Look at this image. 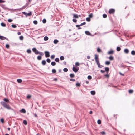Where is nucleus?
<instances>
[{"mask_svg": "<svg viewBox=\"0 0 135 135\" xmlns=\"http://www.w3.org/2000/svg\"><path fill=\"white\" fill-rule=\"evenodd\" d=\"M95 59L96 62L97 64L98 65V67L100 68H102L103 66L101 65H100L98 55L97 54H95Z\"/></svg>", "mask_w": 135, "mask_h": 135, "instance_id": "obj_1", "label": "nucleus"}, {"mask_svg": "<svg viewBox=\"0 0 135 135\" xmlns=\"http://www.w3.org/2000/svg\"><path fill=\"white\" fill-rule=\"evenodd\" d=\"M115 11V10L114 9H112L109 10V13L110 14L114 13Z\"/></svg>", "mask_w": 135, "mask_h": 135, "instance_id": "obj_2", "label": "nucleus"}, {"mask_svg": "<svg viewBox=\"0 0 135 135\" xmlns=\"http://www.w3.org/2000/svg\"><path fill=\"white\" fill-rule=\"evenodd\" d=\"M45 57H48L50 56L49 53L48 51H45Z\"/></svg>", "mask_w": 135, "mask_h": 135, "instance_id": "obj_3", "label": "nucleus"}, {"mask_svg": "<svg viewBox=\"0 0 135 135\" xmlns=\"http://www.w3.org/2000/svg\"><path fill=\"white\" fill-rule=\"evenodd\" d=\"M1 104L3 107L6 105L7 104L6 102L2 101L0 103Z\"/></svg>", "mask_w": 135, "mask_h": 135, "instance_id": "obj_4", "label": "nucleus"}, {"mask_svg": "<svg viewBox=\"0 0 135 135\" xmlns=\"http://www.w3.org/2000/svg\"><path fill=\"white\" fill-rule=\"evenodd\" d=\"M4 107L7 109H11V107H10L9 105L8 104H7Z\"/></svg>", "mask_w": 135, "mask_h": 135, "instance_id": "obj_5", "label": "nucleus"}, {"mask_svg": "<svg viewBox=\"0 0 135 135\" xmlns=\"http://www.w3.org/2000/svg\"><path fill=\"white\" fill-rule=\"evenodd\" d=\"M85 24H86V22H83V23H81L80 25H76V27H79L80 26H83V25H85Z\"/></svg>", "mask_w": 135, "mask_h": 135, "instance_id": "obj_6", "label": "nucleus"}, {"mask_svg": "<svg viewBox=\"0 0 135 135\" xmlns=\"http://www.w3.org/2000/svg\"><path fill=\"white\" fill-rule=\"evenodd\" d=\"M73 71L75 72H77L78 71V69H77V68H76L75 67H73Z\"/></svg>", "mask_w": 135, "mask_h": 135, "instance_id": "obj_7", "label": "nucleus"}, {"mask_svg": "<svg viewBox=\"0 0 135 135\" xmlns=\"http://www.w3.org/2000/svg\"><path fill=\"white\" fill-rule=\"evenodd\" d=\"M20 112L21 113H26V111L24 109H22L20 110Z\"/></svg>", "mask_w": 135, "mask_h": 135, "instance_id": "obj_8", "label": "nucleus"}, {"mask_svg": "<svg viewBox=\"0 0 135 135\" xmlns=\"http://www.w3.org/2000/svg\"><path fill=\"white\" fill-rule=\"evenodd\" d=\"M85 33L87 35H91L89 31H85Z\"/></svg>", "mask_w": 135, "mask_h": 135, "instance_id": "obj_9", "label": "nucleus"}, {"mask_svg": "<svg viewBox=\"0 0 135 135\" xmlns=\"http://www.w3.org/2000/svg\"><path fill=\"white\" fill-rule=\"evenodd\" d=\"M0 39L3 40L6 39V38L4 37L0 36Z\"/></svg>", "mask_w": 135, "mask_h": 135, "instance_id": "obj_10", "label": "nucleus"}, {"mask_svg": "<svg viewBox=\"0 0 135 135\" xmlns=\"http://www.w3.org/2000/svg\"><path fill=\"white\" fill-rule=\"evenodd\" d=\"M73 15V17H74L77 18H78V16L77 14H74Z\"/></svg>", "mask_w": 135, "mask_h": 135, "instance_id": "obj_11", "label": "nucleus"}, {"mask_svg": "<svg viewBox=\"0 0 135 135\" xmlns=\"http://www.w3.org/2000/svg\"><path fill=\"white\" fill-rule=\"evenodd\" d=\"M46 63V62L45 60H43L42 61V65H45Z\"/></svg>", "mask_w": 135, "mask_h": 135, "instance_id": "obj_12", "label": "nucleus"}, {"mask_svg": "<svg viewBox=\"0 0 135 135\" xmlns=\"http://www.w3.org/2000/svg\"><path fill=\"white\" fill-rule=\"evenodd\" d=\"M90 93L91 94L93 95H94L95 93V92L94 91H91Z\"/></svg>", "mask_w": 135, "mask_h": 135, "instance_id": "obj_13", "label": "nucleus"}, {"mask_svg": "<svg viewBox=\"0 0 135 135\" xmlns=\"http://www.w3.org/2000/svg\"><path fill=\"white\" fill-rule=\"evenodd\" d=\"M109 70V69L108 68H105V71L106 72H107V73H108V72Z\"/></svg>", "mask_w": 135, "mask_h": 135, "instance_id": "obj_14", "label": "nucleus"}, {"mask_svg": "<svg viewBox=\"0 0 135 135\" xmlns=\"http://www.w3.org/2000/svg\"><path fill=\"white\" fill-rule=\"evenodd\" d=\"M114 51L113 50H111L108 52V54H113V53Z\"/></svg>", "mask_w": 135, "mask_h": 135, "instance_id": "obj_15", "label": "nucleus"}, {"mask_svg": "<svg viewBox=\"0 0 135 135\" xmlns=\"http://www.w3.org/2000/svg\"><path fill=\"white\" fill-rule=\"evenodd\" d=\"M53 42L54 44H56L58 42V41L57 39H55L54 40Z\"/></svg>", "mask_w": 135, "mask_h": 135, "instance_id": "obj_16", "label": "nucleus"}, {"mask_svg": "<svg viewBox=\"0 0 135 135\" xmlns=\"http://www.w3.org/2000/svg\"><path fill=\"white\" fill-rule=\"evenodd\" d=\"M70 77L71 78H73L74 77L75 75L74 74H71L70 75Z\"/></svg>", "mask_w": 135, "mask_h": 135, "instance_id": "obj_17", "label": "nucleus"}, {"mask_svg": "<svg viewBox=\"0 0 135 135\" xmlns=\"http://www.w3.org/2000/svg\"><path fill=\"white\" fill-rule=\"evenodd\" d=\"M11 27H12L13 28H15L17 27V26L16 25L13 24L11 25Z\"/></svg>", "mask_w": 135, "mask_h": 135, "instance_id": "obj_18", "label": "nucleus"}, {"mask_svg": "<svg viewBox=\"0 0 135 135\" xmlns=\"http://www.w3.org/2000/svg\"><path fill=\"white\" fill-rule=\"evenodd\" d=\"M133 91L132 90H129L128 92L129 94H132L133 93Z\"/></svg>", "mask_w": 135, "mask_h": 135, "instance_id": "obj_19", "label": "nucleus"}, {"mask_svg": "<svg viewBox=\"0 0 135 135\" xmlns=\"http://www.w3.org/2000/svg\"><path fill=\"white\" fill-rule=\"evenodd\" d=\"M48 39V38L47 36H45L44 38V40L45 41H47Z\"/></svg>", "mask_w": 135, "mask_h": 135, "instance_id": "obj_20", "label": "nucleus"}, {"mask_svg": "<svg viewBox=\"0 0 135 135\" xmlns=\"http://www.w3.org/2000/svg\"><path fill=\"white\" fill-rule=\"evenodd\" d=\"M17 81L18 83H21L22 82V81L21 79H17Z\"/></svg>", "mask_w": 135, "mask_h": 135, "instance_id": "obj_21", "label": "nucleus"}, {"mask_svg": "<svg viewBox=\"0 0 135 135\" xmlns=\"http://www.w3.org/2000/svg\"><path fill=\"white\" fill-rule=\"evenodd\" d=\"M1 25L3 27H5L6 26V24L3 23H1Z\"/></svg>", "mask_w": 135, "mask_h": 135, "instance_id": "obj_22", "label": "nucleus"}, {"mask_svg": "<svg viewBox=\"0 0 135 135\" xmlns=\"http://www.w3.org/2000/svg\"><path fill=\"white\" fill-rule=\"evenodd\" d=\"M110 64V62L109 61H106L105 63V64H106V65H109Z\"/></svg>", "mask_w": 135, "mask_h": 135, "instance_id": "obj_23", "label": "nucleus"}, {"mask_svg": "<svg viewBox=\"0 0 135 135\" xmlns=\"http://www.w3.org/2000/svg\"><path fill=\"white\" fill-rule=\"evenodd\" d=\"M55 61L56 62H58L59 61V58H55Z\"/></svg>", "mask_w": 135, "mask_h": 135, "instance_id": "obj_24", "label": "nucleus"}, {"mask_svg": "<svg viewBox=\"0 0 135 135\" xmlns=\"http://www.w3.org/2000/svg\"><path fill=\"white\" fill-rule=\"evenodd\" d=\"M63 71H64L65 72H67L68 71V69L67 68H65L64 69Z\"/></svg>", "mask_w": 135, "mask_h": 135, "instance_id": "obj_25", "label": "nucleus"}, {"mask_svg": "<svg viewBox=\"0 0 135 135\" xmlns=\"http://www.w3.org/2000/svg\"><path fill=\"white\" fill-rule=\"evenodd\" d=\"M31 12H30L28 13H26V16H30L31 15Z\"/></svg>", "mask_w": 135, "mask_h": 135, "instance_id": "obj_26", "label": "nucleus"}, {"mask_svg": "<svg viewBox=\"0 0 135 135\" xmlns=\"http://www.w3.org/2000/svg\"><path fill=\"white\" fill-rule=\"evenodd\" d=\"M51 65L52 66H55L56 65V63L55 62H52L51 63Z\"/></svg>", "mask_w": 135, "mask_h": 135, "instance_id": "obj_27", "label": "nucleus"}, {"mask_svg": "<svg viewBox=\"0 0 135 135\" xmlns=\"http://www.w3.org/2000/svg\"><path fill=\"white\" fill-rule=\"evenodd\" d=\"M23 124L25 125H26L27 124V121L25 120H24L23 121Z\"/></svg>", "mask_w": 135, "mask_h": 135, "instance_id": "obj_28", "label": "nucleus"}, {"mask_svg": "<svg viewBox=\"0 0 135 135\" xmlns=\"http://www.w3.org/2000/svg\"><path fill=\"white\" fill-rule=\"evenodd\" d=\"M116 50L117 51H119L121 50V48L119 47H117Z\"/></svg>", "mask_w": 135, "mask_h": 135, "instance_id": "obj_29", "label": "nucleus"}, {"mask_svg": "<svg viewBox=\"0 0 135 135\" xmlns=\"http://www.w3.org/2000/svg\"><path fill=\"white\" fill-rule=\"evenodd\" d=\"M23 39V36H21L19 37V39L21 40H22Z\"/></svg>", "mask_w": 135, "mask_h": 135, "instance_id": "obj_30", "label": "nucleus"}, {"mask_svg": "<svg viewBox=\"0 0 135 135\" xmlns=\"http://www.w3.org/2000/svg\"><path fill=\"white\" fill-rule=\"evenodd\" d=\"M60 59L61 60H62L64 59V58L63 56H61L60 57Z\"/></svg>", "mask_w": 135, "mask_h": 135, "instance_id": "obj_31", "label": "nucleus"}, {"mask_svg": "<svg viewBox=\"0 0 135 135\" xmlns=\"http://www.w3.org/2000/svg\"><path fill=\"white\" fill-rule=\"evenodd\" d=\"M109 59L110 60H112L114 59V57L113 56H110L109 57Z\"/></svg>", "mask_w": 135, "mask_h": 135, "instance_id": "obj_32", "label": "nucleus"}, {"mask_svg": "<svg viewBox=\"0 0 135 135\" xmlns=\"http://www.w3.org/2000/svg\"><path fill=\"white\" fill-rule=\"evenodd\" d=\"M97 123L99 124H100L101 123V121L99 119L97 121Z\"/></svg>", "mask_w": 135, "mask_h": 135, "instance_id": "obj_33", "label": "nucleus"}, {"mask_svg": "<svg viewBox=\"0 0 135 135\" xmlns=\"http://www.w3.org/2000/svg\"><path fill=\"white\" fill-rule=\"evenodd\" d=\"M27 51L28 53H31V50L30 49H28L27 50Z\"/></svg>", "mask_w": 135, "mask_h": 135, "instance_id": "obj_34", "label": "nucleus"}, {"mask_svg": "<svg viewBox=\"0 0 135 135\" xmlns=\"http://www.w3.org/2000/svg\"><path fill=\"white\" fill-rule=\"evenodd\" d=\"M32 50L35 53V52L37 50L36 48H33L32 49Z\"/></svg>", "mask_w": 135, "mask_h": 135, "instance_id": "obj_35", "label": "nucleus"}, {"mask_svg": "<svg viewBox=\"0 0 135 135\" xmlns=\"http://www.w3.org/2000/svg\"><path fill=\"white\" fill-rule=\"evenodd\" d=\"M131 53L133 55H135V51H131Z\"/></svg>", "mask_w": 135, "mask_h": 135, "instance_id": "obj_36", "label": "nucleus"}, {"mask_svg": "<svg viewBox=\"0 0 135 135\" xmlns=\"http://www.w3.org/2000/svg\"><path fill=\"white\" fill-rule=\"evenodd\" d=\"M46 61L48 63H50L51 62V60H50V59L49 58H47V59Z\"/></svg>", "mask_w": 135, "mask_h": 135, "instance_id": "obj_37", "label": "nucleus"}, {"mask_svg": "<svg viewBox=\"0 0 135 135\" xmlns=\"http://www.w3.org/2000/svg\"><path fill=\"white\" fill-rule=\"evenodd\" d=\"M93 17V14L91 13L89 15V17L90 18H92Z\"/></svg>", "mask_w": 135, "mask_h": 135, "instance_id": "obj_38", "label": "nucleus"}, {"mask_svg": "<svg viewBox=\"0 0 135 135\" xmlns=\"http://www.w3.org/2000/svg\"><path fill=\"white\" fill-rule=\"evenodd\" d=\"M37 59L38 60H40L41 59V56H37Z\"/></svg>", "mask_w": 135, "mask_h": 135, "instance_id": "obj_39", "label": "nucleus"}, {"mask_svg": "<svg viewBox=\"0 0 135 135\" xmlns=\"http://www.w3.org/2000/svg\"><path fill=\"white\" fill-rule=\"evenodd\" d=\"M4 100L6 102H9V101L8 100V99H6V98H4Z\"/></svg>", "mask_w": 135, "mask_h": 135, "instance_id": "obj_40", "label": "nucleus"}, {"mask_svg": "<svg viewBox=\"0 0 135 135\" xmlns=\"http://www.w3.org/2000/svg\"><path fill=\"white\" fill-rule=\"evenodd\" d=\"M0 121L2 123H4V120L2 118L0 119Z\"/></svg>", "mask_w": 135, "mask_h": 135, "instance_id": "obj_41", "label": "nucleus"}, {"mask_svg": "<svg viewBox=\"0 0 135 135\" xmlns=\"http://www.w3.org/2000/svg\"><path fill=\"white\" fill-rule=\"evenodd\" d=\"M97 51L98 52H101V50L99 48H98L97 49Z\"/></svg>", "mask_w": 135, "mask_h": 135, "instance_id": "obj_42", "label": "nucleus"}, {"mask_svg": "<svg viewBox=\"0 0 135 135\" xmlns=\"http://www.w3.org/2000/svg\"><path fill=\"white\" fill-rule=\"evenodd\" d=\"M80 64L78 62H76L75 63V66H79Z\"/></svg>", "mask_w": 135, "mask_h": 135, "instance_id": "obj_43", "label": "nucleus"}, {"mask_svg": "<svg viewBox=\"0 0 135 135\" xmlns=\"http://www.w3.org/2000/svg\"><path fill=\"white\" fill-rule=\"evenodd\" d=\"M103 17L104 18H106L107 17V15L106 14H104L103 15Z\"/></svg>", "mask_w": 135, "mask_h": 135, "instance_id": "obj_44", "label": "nucleus"}, {"mask_svg": "<svg viewBox=\"0 0 135 135\" xmlns=\"http://www.w3.org/2000/svg\"><path fill=\"white\" fill-rule=\"evenodd\" d=\"M33 23L35 24V25H36V24H37V21L36 20H34V21H33Z\"/></svg>", "mask_w": 135, "mask_h": 135, "instance_id": "obj_45", "label": "nucleus"}, {"mask_svg": "<svg viewBox=\"0 0 135 135\" xmlns=\"http://www.w3.org/2000/svg\"><path fill=\"white\" fill-rule=\"evenodd\" d=\"M55 57V56L54 55H52L51 56V59H54Z\"/></svg>", "mask_w": 135, "mask_h": 135, "instance_id": "obj_46", "label": "nucleus"}, {"mask_svg": "<svg viewBox=\"0 0 135 135\" xmlns=\"http://www.w3.org/2000/svg\"><path fill=\"white\" fill-rule=\"evenodd\" d=\"M52 72L54 73H55L56 72V71L55 69H53L52 70Z\"/></svg>", "mask_w": 135, "mask_h": 135, "instance_id": "obj_47", "label": "nucleus"}, {"mask_svg": "<svg viewBox=\"0 0 135 135\" xmlns=\"http://www.w3.org/2000/svg\"><path fill=\"white\" fill-rule=\"evenodd\" d=\"M88 79H92V77L91 76L89 75L88 76Z\"/></svg>", "mask_w": 135, "mask_h": 135, "instance_id": "obj_48", "label": "nucleus"}, {"mask_svg": "<svg viewBox=\"0 0 135 135\" xmlns=\"http://www.w3.org/2000/svg\"><path fill=\"white\" fill-rule=\"evenodd\" d=\"M46 20L45 19H43L42 20V22L44 23H46Z\"/></svg>", "mask_w": 135, "mask_h": 135, "instance_id": "obj_49", "label": "nucleus"}, {"mask_svg": "<svg viewBox=\"0 0 135 135\" xmlns=\"http://www.w3.org/2000/svg\"><path fill=\"white\" fill-rule=\"evenodd\" d=\"M86 20L88 21H90V18H89V17L88 18H86Z\"/></svg>", "mask_w": 135, "mask_h": 135, "instance_id": "obj_50", "label": "nucleus"}, {"mask_svg": "<svg viewBox=\"0 0 135 135\" xmlns=\"http://www.w3.org/2000/svg\"><path fill=\"white\" fill-rule=\"evenodd\" d=\"M76 86H80V84L79 83H77L76 84Z\"/></svg>", "mask_w": 135, "mask_h": 135, "instance_id": "obj_51", "label": "nucleus"}, {"mask_svg": "<svg viewBox=\"0 0 135 135\" xmlns=\"http://www.w3.org/2000/svg\"><path fill=\"white\" fill-rule=\"evenodd\" d=\"M73 21L74 22H77V20L76 19H73Z\"/></svg>", "mask_w": 135, "mask_h": 135, "instance_id": "obj_52", "label": "nucleus"}, {"mask_svg": "<svg viewBox=\"0 0 135 135\" xmlns=\"http://www.w3.org/2000/svg\"><path fill=\"white\" fill-rule=\"evenodd\" d=\"M70 80L71 81H75V80L74 79L71 78L70 79Z\"/></svg>", "mask_w": 135, "mask_h": 135, "instance_id": "obj_53", "label": "nucleus"}, {"mask_svg": "<svg viewBox=\"0 0 135 135\" xmlns=\"http://www.w3.org/2000/svg\"><path fill=\"white\" fill-rule=\"evenodd\" d=\"M8 21L9 22H11L12 21V20L11 19H8Z\"/></svg>", "mask_w": 135, "mask_h": 135, "instance_id": "obj_54", "label": "nucleus"}, {"mask_svg": "<svg viewBox=\"0 0 135 135\" xmlns=\"http://www.w3.org/2000/svg\"><path fill=\"white\" fill-rule=\"evenodd\" d=\"M9 46L8 44H6V47L7 48H8L9 47Z\"/></svg>", "mask_w": 135, "mask_h": 135, "instance_id": "obj_55", "label": "nucleus"}, {"mask_svg": "<svg viewBox=\"0 0 135 135\" xmlns=\"http://www.w3.org/2000/svg\"><path fill=\"white\" fill-rule=\"evenodd\" d=\"M39 52L37 50L35 52V53L36 54H39Z\"/></svg>", "mask_w": 135, "mask_h": 135, "instance_id": "obj_56", "label": "nucleus"}, {"mask_svg": "<svg viewBox=\"0 0 135 135\" xmlns=\"http://www.w3.org/2000/svg\"><path fill=\"white\" fill-rule=\"evenodd\" d=\"M31 97V95H28L27 96V99H29Z\"/></svg>", "mask_w": 135, "mask_h": 135, "instance_id": "obj_57", "label": "nucleus"}, {"mask_svg": "<svg viewBox=\"0 0 135 135\" xmlns=\"http://www.w3.org/2000/svg\"><path fill=\"white\" fill-rule=\"evenodd\" d=\"M5 2V1L3 0H0V3H4Z\"/></svg>", "mask_w": 135, "mask_h": 135, "instance_id": "obj_58", "label": "nucleus"}, {"mask_svg": "<svg viewBox=\"0 0 135 135\" xmlns=\"http://www.w3.org/2000/svg\"><path fill=\"white\" fill-rule=\"evenodd\" d=\"M101 133L102 134H105V132L104 131L101 132Z\"/></svg>", "mask_w": 135, "mask_h": 135, "instance_id": "obj_59", "label": "nucleus"}, {"mask_svg": "<svg viewBox=\"0 0 135 135\" xmlns=\"http://www.w3.org/2000/svg\"><path fill=\"white\" fill-rule=\"evenodd\" d=\"M39 54L40 55H43V53L42 52H39Z\"/></svg>", "mask_w": 135, "mask_h": 135, "instance_id": "obj_60", "label": "nucleus"}, {"mask_svg": "<svg viewBox=\"0 0 135 135\" xmlns=\"http://www.w3.org/2000/svg\"><path fill=\"white\" fill-rule=\"evenodd\" d=\"M105 76L107 77H109V75L108 74H106L105 75Z\"/></svg>", "mask_w": 135, "mask_h": 135, "instance_id": "obj_61", "label": "nucleus"}, {"mask_svg": "<svg viewBox=\"0 0 135 135\" xmlns=\"http://www.w3.org/2000/svg\"><path fill=\"white\" fill-rule=\"evenodd\" d=\"M105 71L104 70H100L101 72L102 73H104L105 72Z\"/></svg>", "mask_w": 135, "mask_h": 135, "instance_id": "obj_62", "label": "nucleus"}, {"mask_svg": "<svg viewBox=\"0 0 135 135\" xmlns=\"http://www.w3.org/2000/svg\"><path fill=\"white\" fill-rule=\"evenodd\" d=\"M124 52L125 53H127V49H124Z\"/></svg>", "mask_w": 135, "mask_h": 135, "instance_id": "obj_63", "label": "nucleus"}, {"mask_svg": "<svg viewBox=\"0 0 135 135\" xmlns=\"http://www.w3.org/2000/svg\"><path fill=\"white\" fill-rule=\"evenodd\" d=\"M22 13L25 15H26V13L25 12H22Z\"/></svg>", "mask_w": 135, "mask_h": 135, "instance_id": "obj_64", "label": "nucleus"}]
</instances>
